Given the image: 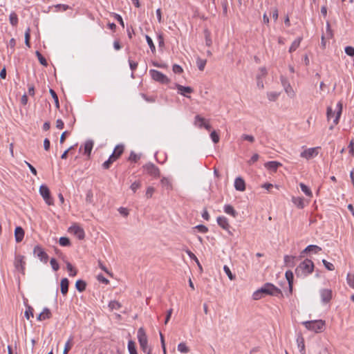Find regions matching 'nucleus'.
Wrapping results in <instances>:
<instances>
[{
	"label": "nucleus",
	"mask_w": 354,
	"mask_h": 354,
	"mask_svg": "<svg viewBox=\"0 0 354 354\" xmlns=\"http://www.w3.org/2000/svg\"><path fill=\"white\" fill-rule=\"evenodd\" d=\"M314 270V263L313 262L308 259H306L304 261L300 263L299 266L296 268L295 272L297 276L300 274H304L305 276L311 274Z\"/></svg>",
	"instance_id": "f257e3e1"
},
{
	"label": "nucleus",
	"mask_w": 354,
	"mask_h": 354,
	"mask_svg": "<svg viewBox=\"0 0 354 354\" xmlns=\"http://www.w3.org/2000/svg\"><path fill=\"white\" fill-rule=\"evenodd\" d=\"M303 324L308 330L315 331V333L322 332L324 329L325 322L323 320H313L304 322Z\"/></svg>",
	"instance_id": "f03ea898"
},
{
	"label": "nucleus",
	"mask_w": 354,
	"mask_h": 354,
	"mask_svg": "<svg viewBox=\"0 0 354 354\" xmlns=\"http://www.w3.org/2000/svg\"><path fill=\"white\" fill-rule=\"evenodd\" d=\"M261 291H263L264 294L268 295L275 296L280 298L283 297L281 290L270 283H266L264 284V286L261 288Z\"/></svg>",
	"instance_id": "7ed1b4c3"
},
{
	"label": "nucleus",
	"mask_w": 354,
	"mask_h": 354,
	"mask_svg": "<svg viewBox=\"0 0 354 354\" xmlns=\"http://www.w3.org/2000/svg\"><path fill=\"white\" fill-rule=\"evenodd\" d=\"M39 192L47 205H54V201L51 196L50 189L46 185H41L39 187Z\"/></svg>",
	"instance_id": "20e7f679"
},
{
	"label": "nucleus",
	"mask_w": 354,
	"mask_h": 354,
	"mask_svg": "<svg viewBox=\"0 0 354 354\" xmlns=\"http://www.w3.org/2000/svg\"><path fill=\"white\" fill-rule=\"evenodd\" d=\"M138 339L141 349L144 352H146L148 345V339L145 330L142 327H140L138 330Z\"/></svg>",
	"instance_id": "39448f33"
},
{
	"label": "nucleus",
	"mask_w": 354,
	"mask_h": 354,
	"mask_svg": "<svg viewBox=\"0 0 354 354\" xmlns=\"http://www.w3.org/2000/svg\"><path fill=\"white\" fill-rule=\"evenodd\" d=\"M149 73L152 79L158 82L166 84L170 82L169 79L165 75L158 71L151 69Z\"/></svg>",
	"instance_id": "423d86ee"
},
{
	"label": "nucleus",
	"mask_w": 354,
	"mask_h": 354,
	"mask_svg": "<svg viewBox=\"0 0 354 354\" xmlns=\"http://www.w3.org/2000/svg\"><path fill=\"white\" fill-rule=\"evenodd\" d=\"M24 259V256L20 254L16 255L14 263L15 268L23 274H25L26 262Z\"/></svg>",
	"instance_id": "0eeeda50"
},
{
	"label": "nucleus",
	"mask_w": 354,
	"mask_h": 354,
	"mask_svg": "<svg viewBox=\"0 0 354 354\" xmlns=\"http://www.w3.org/2000/svg\"><path fill=\"white\" fill-rule=\"evenodd\" d=\"M143 168L150 176L155 178L160 176V170L154 164L149 162L145 165Z\"/></svg>",
	"instance_id": "6e6552de"
},
{
	"label": "nucleus",
	"mask_w": 354,
	"mask_h": 354,
	"mask_svg": "<svg viewBox=\"0 0 354 354\" xmlns=\"http://www.w3.org/2000/svg\"><path fill=\"white\" fill-rule=\"evenodd\" d=\"M33 253L40 259L41 261L47 263L48 260V256L40 245H37L35 246L33 249Z\"/></svg>",
	"instance_id": "1a4fd4ad"
},
{
	"label": "nucleus",
	"mask_w": 354,
	"mask_h": 354,
	"mask_svg": "<svg viewBox=\"0 0 354 354\" xmlns=\"http://www.w3.org/2000/svg\"><path fill=\"white\" fill-rule=\"evenodd\" d=\"M281 84L284 88V90L286 91V93L291 97H294L295 95V93L292 88V87L291 86V85L290 84L288 80L281 76Z\"/></svg>",
	"instance_id": "9d476101"
},
{
	"label": "nucleus",
	"mask_w": 354,
	"mask_h": 354,
	"mask_svg": "<svg viewBox=\"0 0 354 354\" xmlns=\"http://www.w3.org/2000/svg\"><path fill=\"white\" fill-rule=\"evenodd\" d=\"M69 232L75 234L80 240L84 239L85 233L84 230L79 225H74L69 227Z\"/></svg>",
	"instance_id": "9b49d317"
},
{
	"label": "nucleus",
	"mask_w": 354,
	"mask_h": 354,
	"mask_svg": "<svg viewBox=\"0 0 354 354\" xmlns=\"http://www.w3.org/2000/svg\"><path fill=\"white\" fill-rule=\"evenodd\" d=\"M218 225L222 227L223 230L228 232L230 234H232V232L230 231V225L229 224L228 220L225 216H218L217 218Z\"/></svg>",
	"instance_id": "f8f14e48"
},
{
	"label": "nucleus",
	"mask_w": 354,
	"mask_h": 354,
	"mask_svg": "<svg viewBox=\"0 0 354 354\" xmlns=\"http://www.w3.org/2000/svg\"><path fill=\"white\" fill-rule=\"evenodd\" d=\"M176 87L178 89V93L180 95L185 96L187 97H190L187 95L186 93H192L194 92V89L190 86H185L180 84H176Z\"/></svg>",
	"instance_id": "ddd939ff"
},
{
	"label": "nucleus",
	"mask_w": 354,
	"mask_h": 354,
	"mask_svg": "<svg viewBox=\"0 0 354 354\" xmlns=\"http://www.w3.org/2000/svg\"><path fill=\"white\" fill-rule=\"evenodd\" d=\"M124 149V147L123 145H118L113 152V153L110 156H111V158L115 160H118L121 155L123 153Z\"/></svg>",
	"instance_id": "4468645a"
},
{
	"label": "nucleus",
	"mask_w": 354,
	"mask_h": 354,
	"mask_svg": "<svg viewBox=\"0 0 354 354\" xmlns=\"http://www.w3.org/2000/svg\"><path fill=\"white\" fill-rule=\"evenodd\" d=\"M317 153H318V152H317L316 148H310V149H306L303 152H301V156L302 158H305L306 159H310L312 157H313L314 156L317 155Z\"/></svg>",
	"instance_id": "2eb2a0df"
},
{
	"label": "nucleus",
	"mask_w": 354,
	"mask_h": 354,
	"mask_svg": "<svg viewBox=\"0 0 354 354\" xmlns=\"http://www.w3.org/2000/svg\"><path fill=\"white\" fill-rule=\"evenodd\" d=\"M52 317V313L48 308H44L43 311L37 316V319L38 321H44L46 319H50Z\"/></svg>",
	"instance_id": "dca6fc26"
},
{
	"label": "nucleus",
	"mask_w": 354,
	"mask_h": 354,
	"mask_svg": "<svg viewBox=\"0 0 354 354\" xmlns=\"http://www.w3.org/2000/svg\"><path fill=\"white\" fill-rule=\"evenodd\" d=\"M337 111L336 113V117L333 120V124L329 127L330 130H332L333 129L334 125L337 124L339 122V120L340 115L342 112V108H343L342 103L341 102H339L337 104Z\"/></svg>",
	"instance_id": "f3484780"
},
{
	"label": "nucleus",
	"mask_w": 354,
	"mask_h": 354,
	"mask_svg": "<svg viewBox=\"0 0 354 354\" xmlns=\"http://www.w3.org/2000/svg\"><path fill=\"white\" fill-rule=\"evenodd\" d=\"M234 187L238 191L243 192L245 190V183L241 177H237L235 179Z\"/></svg>",
	"instance_id": "a211bd4d"
},
{
	"label": "nucleus",
	"mask_w": 354,
	"mask_h": 354,
	"mask_svg": "<svg viewBox=\"0 0 354 354\" xmlns=\"http://www.w3.org/2000/svg\"><path fill=\"white\" fill-rule=\"evenodd\" d=\"M24 230L21 227H17L15 230V237L17 243H20L22 241L24 237Z\"/></svg>",
	"instance_id": "6ab92c4d"
},
{
	"label": "nucleus",
	"mask_w": 354,
	"mask_h": 354,
	"mask_svg": "<svg viewBox=\"0 0 354 354\" xmlns=\"http://www.w3.org/2000/svg\"><path fill=\"white\" fill-rule=\"evenodd\" d=\"M285 275L289 286V294L291 295L292 292L294 275L291 270H287Z\"/></svg>",
	"instance_id": "aec40b11"
},
{
	"label": "nucleus",
	"mask_w": 354,
	"mask_h": 354,
	"mask_svg": "<svg viewBox=\"0 0 354 354\" xmlns=\"http://www.w3.org/2000/svg\"><path fill=\"white\" fill-rule=\"evenodd\" d=\"M322 300L324 303H328L332 298V291L328 289H324L321 291Z\"/></svg>",
	"instance_id": "412c9836"
},
{
	"label": "nucleus",
	"mask_w": 354,
	"mask_h": 354,
	"mask_svg": "<svg viewBox=\"0 0 354 354\" xmlns=\"http://www.w3.org/2000/svg\"><path fill=\"white\" fill-rule=\"evenodd\" d=\"M69 281L67 278H64L60 282V290L63 295H66L68 291Z\"/></svg>",
	"instance_id": "4be33fe9"
},
{
	"label": "nucleus",
	"mask_w": 354,
	"mask_h": 354,
	"mask_svg": "<svg viewBox=\"0 0 354 354\" xmlns=\"http://www.w3.org/2000/svg\"><path fill=\"white\" fill-rule=\"evenodd\" d=\"M281 166V164L277 161H270L265 164V167L272 171H276L279 167Z\"/></svg>",
	"instance_id": "5701e85b"
},
{
	"label": "nucleus",
	"mask_w": 354,
	"mask_h": 354,
	"mask_svg": "<svg viewBox=\"0 0 354 354\" xmlns=\"http://www.w3.org/2000/svg\"><path fill=\"white\" fill-rule=\"evenodd\" d=\"M224 211L226 214L231 215L234 218H236L238 214L237 212L231 205H225L224 207Z\"/></svg>",
	"instance_id": "b1692460"
},
{
	"label": "nucleus",
	"mask_w": 354,
	"mask_h": 354,
	"mask_svg": "<svg viewBox=\"0 0 354 354\" xmlns=\"http://www.w3.org/2000/svg\"><path fill=\"white\" fill-rule=\"evenodd\" d=\"M93 147V142L92 140H87L84 144V153L87 155L89 157L91 155Z\"/></svg>",
	"instance_id": "393cba45"
},
{
	"label": "nucleus",
	"mask_w": 354,
	"mask_h": 354,
	"mask_svg": "<svg viewBox=\"0 0 354 354\" xmlns=\"http://www.w3.org/2000/svg\"><path fill=\"white\" fill-rule=\"evenodd\" d=\"M292 203L299 209H303L304 207V198L301 197H295L292 198Z\"/></svg>",
	"instance_id": "a878e982"
},
{
	"label": "nucleus",
	"mask_w": 354,
	"mask_h": 354,
	"mask_svg": "<svg viewBox=\"0 0 354 354\" xmlns=\"http://www.w3.org/2000/svg\"><path fill=\"white\" fill-rule=\"evenodd\" d=\"M322 248L317 245H310L307 246L302 252L301 254L304 253H307L310 251H315V253H317L318 252L321 251Z\"/></svg>",
	"instance_id": "bb28decb"
},
{
	"label": "nucleus",
	"mask_w": 354,
	"mask_h": 354,
	"mask_svg": "<svg viewBox=\"0 0 354 354\" xmlns=\"http://www.w3.org/2000/svg\"><path fill=\"white\" fill-rule=\"evenodd\" d=\"M86 287V283L82 280L79 279L75 283V288L79 292H83L85 290Z\"/></svg>",
	"instance_id": "cd10ccee"
},
{
	"label": "nucleus",
	"mask_w": 354,
	"mask_h": 354,
	"mask_svg": "<svg viewBox=\"0 0 354 354\" xmlns=\"http://www.w3.org/2000/svg\"><path fill=\"white\" fill-rule=\"evenodd\" d=\"M160 183L162 186L165 187L167 190H170L172 189L171 182L167 178L163 177L160 180Z\"/></svg>",
	"instance_id": "c85d7f7f"
},
{
	"label": "nucleus",
	"mask_w": 354,
	"mask_h": 354,
	"mask_svg": "<svg viewBox=\"0 0 354 354\" xmlns=\"http://www.w3.org/2000/svg\"><path fill=\"white\" fill-rule=\"evenodd\" d=\"M301 39V37H298L292 43L289 49L290 53H292L296 50V49L299 46Z\"/></svg>",
	"instance_id": "c756f323"
},
{
	"label": "nucleus",
	"mask_w": 354,
	"mask_h": 354,
	"mask_svg": "<svg viewBox=\"0 0 354 354\" xmlns=\"http://www.w3.org/2000/svg\"><path fill=\"white\" fill-rule=\"evenodd\" d=\"M295 259V257L294 256L286 255L284 257L285 264L287 266L293 267Z\"/></svg>",
	"instance_id": "7c9ffc66"
},
{
	"label": "nucleus",
	"mask_w": 354,
	"mask_h": 354,
	"mask_svg": "<svg viewBox=\"0 0 354 354\" xmlns=\"http://www.w3.org/2000/svg\"><path fill=\"white\" fill-rule=\"evenodd\" d=\"M204 35H205V38L206 46H210L212 44V41L211 39V33L208 29L204 30Z\"/></svg>",
	"instance_id": "2f4dec72"
},
{
	"label": "nucleus",
	"mask_w": 354,
	"mask_h": 354,
	"mask_svg": "<svg viewBox=\"0 0 354 354\" xmlns=\"http://www.w3.org/2000/svg\"><path fill=\"white\" fill-rule=\"evenodd\" d=\"M297 342L298 344V346L300 348V352L302 354L305 353V344L304 339L302 336L298 337L297 339Z\"/></svg>",
	"instance_id": "473e14b6"
},
{
	"label": "nucleus",
	"mask_w": 354,
	"mask_h": 354,
	"mask_svg": "<svg viewBox=\"0 0 354 354\" xmlns=\"http://www.w3.org/2000/svg\"><path fill=\"white\" fill-rule=\"evenodd\" d=\"M186 253L188 254V256L190 257V259H192L193 260H196V263H197V266H198L200 270L202 271L203 270L202 266L201 265V263H200L198 258L196 257V255L192 252H191L189 250H187Z\"/></svg>",
	"instance_id": "72a5a7b5"
},
{
	"label": "nucleus",
	"mask_w": 354,
	"mask_h": 354,
	"mask_svg": "<svg viewBox=\"0 0 354 354\" xmlns=\"http://www.w3.org/2000/svg\"><path fill=\"white\" fill-rule=\"evenodd\" d=\"M128 350L130 354H138L136 347V343L133 340H129L128 342Z\"/></svg>",
	"instance_id": "f704fd0d"
},
{
	"label": "nucleus",
	"mask_w": 354,
	"mask_h": 354,
	"mask_svg": "<svg viewBox=\"0 0 354 354\" xmlns=\"http://www.w3.org/2000/svg\"><path fill=\"white\" fill-rule=\"evenodd\" d=\"M73 346V337H71L65 344L63 354H68Z\"/></svg>",
	"instance_id": "c9c22d12"
},
{
	"label": "nucleus",
	"mask_w": 354,
	"mask_h": 354,
	"mask_svg": "<svg viewBox=\"0 0 354 354\" xmlns=\"http://www.w3.org/2000/svg\"><path fill=\"white\" fill-rule=\"evenodd\" d=\"M35 54L38 58L39 63L44 66H47L48 62H47L46 58L38 50H37L35 52Z\"/></svg>",
	"instance_id": "e433bc0d"
},
{
	"label": "nucleus",
	"mask_w": 354,
	"mask_h": 354,
	"mask_svg": "<svg viewBox=\"0 0 354 354\" xmlns=\"http://www.w3.org/2000/svg\"><path fill=\"white\" fill-rule=\"evenodd\" d=\"M10 23L13 26H16L18 24V17L15 12H12L9 17Z\"/></svg>",
	"instance_id": "4c0bfd02"
},
{
	"label": "nucleus",
	"mask_w": 354,
	"mask_h": 354,
	"mask_svg": "<svg viewBox=\"0 0 354 354\" xmlns=\"http://www.w3.org/2000/svg\"><path fill=\"white\" fill-rule=\"evenodd\" d=\"M299 186H300L302 192H304L306 196H310V197H311L313 196V193H312L311 190L305 184H304L303 183H301L299 184Z\"/></svg>",
	"instance_id": "58836bf2"
},
{
	"label": "nucleus",
	"mask_w": 354,
	"mask_h": 354,
	"mask_svg": "<svg viewBox=\"0 0 354 354\" xmlns=\"http://www.w3.org/2000/svg\"><path fill=\"white\" fill-rule=\"evenodd\" d=\"M49 93L51 95L52 97L53 98V100L55 101L56 107L57 109L59 108V99H58V96H57L56 92L53 89L50 88Z\"/></svg>",
	"instance_id": "ea45409f"
},
{
	"label": "nucleus",
	"mask_w": 354,
	"mask_h": 354,
	"mask_svg": "<svg viewBox=\"0 0 354 354\" xmlns=\"http://www.w3.org/2000/svg\"><path fill=\"white\" fill-rule=\"evenodd\" d=\"M206 63H207L206 59H202L201 58H198L196 60L197 66H198V69L201 71H203L204 70Z\"/></svg>",
	"instance_id": "a19ab883"
},
{
	"label": "nucleus",
	"mask_w": 354,
	"mask_h": 354,
	"mask_svg": "<svg viewBox=\"0 0 354 354\" xmlns=\"http://www.w3.org/2000/svg\"><path fill=\"white\" fill-rule=\"evenodd\" d=\"M24 315L27 319H29L30 317H33V308L29 306L26 305V310L24 313Z\"/></svg>",
	"instance_id": "79ce46f5"
},
{
	"label": "nucleus",
	"mask_w": 354,
	"mask_h": 354,
	"mask_svg": "<svg viewBox=\"0 0 354 354\" xmlns=\"http://www.w3.org/2000/svg\"><path fill=\"white\" fill-rule=\"evenodd\" d=\"M121 304L117 301H111L109 304V307L111 310H118L121 308Z\"/></svg>",
	"instance_id": "37998d69"
},
{
	"label": "nucleus",
	"mask_w": 354,
	"mask_h": 354,
	"mask_svg": "<svg viewBox=\"0 0 354 354\" xmlns=\"http://www.w3.org/2000/svg\"><path fill=\"white\" fill-rule=\"evenodd\" d=\"M59 243L62 246H70L71 241L68 238L62 236L59 239Z\"/></svg>",
	"instance_id": "c03bdc74"
},
{
	"label": "nucleus",
	"mask_w": 354,
	"mask_h": 354,
	"mask_svg": "<svg viewBox=\"0 0 354 354\" xmlns=\"http://www.w3.org/2000/svg\"><path fill=\"white\" fill-rule=\"evenodd\" d=\"M206 122V120L200 115H196L194 118V124L196 126L198 127L199 124H205Z\"/></svg>",
	"instance_id": "a18cd8bd"
},
{
	"label": "nucleus",
	"mask_w": 354,
	"mask_h": 354,
	"mask_svg": "<svg viewBox=\"0 0 354 354\" xmlns=\"http://www.w3.org/2000/svg\"><path fill=\"white\" fill-rule=\"evenodd\" d=\"M178 350L183 353H187L189 351V348L186 346V344L183 342L180 343L178 345Z\"/></svg>",
	"instance_id": "49530a36"
},
{
	"label": "nucleus",
	"mask_w": 354,
	"mask_h": 354,
	"mask_svg": "<svg viewBox=\"0 0 354 354\" xmlns=\"http://www.w3.org/2000/svg\"><path fill=\"white\" fill-rule=\"evenodd\" d=\"M66 268L68 272H70L69 275L74 277L77 274V270L73 267L71 263L67 262L66 263Z\"/></svg>",
	"instance_id": "de8ad7c7"
},
{
	"label": "nucleus",
	"mask_w": 354,
	"mask_h": 354,
	"mask_svg": "<svg viewBox=\"0 0 354 354\" xmlns=\"http://www.w3.org/2000/svg\"><path fill=\"white\" fill-rule=\"evenodd\" d=\"M223 270L230 280H234L235 279V275L232 273L230 268L227 266H224Z\"/></svg>",
	"instance_id": "09e8293b"
},
{
	"label": "nucleus",
	"mask_w": 354,
	"mask_h": 354,
	"mask_svg": "<svg viewBox=\"0 0 354 354\" xmlns=\"http://www.w3.org/2000/svg\"><path fill=\"white\" fill-rule=\"evenodd\" d=\"M145 37H146L147 42L148 45L149 46L151 50L152 51V53H154L156 51V47H155V45H154L151 38L148 35H146Z\"/></svg>",
	"instance_id": "8fccbe9b"
},
{
	"label": "nucleus",
	"mask_w": 354,
	"mask_h": 354,
	"mask_svg": "<svg viewBox=\"0 0 354 354\" xmlns=\"http://www.w3.org/2000/svg\"><path fill=\"white\" fill-rule=\"evenodd\" d=\"M86 201L88 203H93V194L91 189L88 190L86 192Z\"/></svg>",
	"instance_id": "3c124183"
},
{
	"label": "nucleus",
	"mask_w": 354,
	"mask_h": 354,
	"mask_svg": "<svg viewBox=\"0 0 354 354\" xmlns=\"http://www.w3.org/2000/svg\"><path fill=\"white\" fill-rule=\"evenodd\" d=\"M113 162H115V160L112 159L111 156H109V159L103 163V168L105 169H109Z\"/></svg>",
	"instance_id": "603ef678"
},
{
	"label": "nucleus",
	"mask_w": 354,
	"mask_h": 354,
	"mask_svg": "<svg viewBox=\"0 0 354 354\" xmlns=\"http://www.w3.org/2000/svg\"><path fill=\"white\" fill-rule=\"evenodd\" d=\"M210 137L214 143H218L219 142L220 137L216 131H212L210 133Z\"/></svg>",
	"instance_id": "864d4df0"
},
{
	"label": "nucleus",
	"mask_w": 354,
	"mask_h": 354,
	"mask_svg": "<svg viewBox=\"0 0 354 354\" xmlns=\"http://www.w3.org/2000/svg\"><path fill=\"white\" fill-rule=\"evenodd\" d=\"M322 263L324 265L325 268L330 270V271H333L335 270V266H333V263H330V262H328L325 259H323L322 260Z\"/></svg>",
	"instance_id": "5fc2aeb1"
},
{
	"label": "nucleus",
	"mask_w": 354,
	"mask_h": 354,
	"mask_svg": "<svg viewBox=\"0 0 354 354\" xmlns=\"http://www.w3.org/2000/svg\"><path fill=\"white\" fill-rule=\"evenodd\" d=\"M141 187L140 181H135L130 187L131 189L135 193Z\"/></svg>",
	"instance_id": "6e6d98bb"
},
{
	"label": "nucleus",
	"mask_w": 354,
	"mask_h": 354,
	"mask_svg": "<svg viewBox=\"0 0 354 354\" xmlns=\"http://www.w3.org/2000/svg\"><path fill=\"white\" fill-rule=\"evenodd\" d=\"M50 263L52 266V268L53 269V270L55 271H57L59 268V264L57 262L56 259H50Z\"/></svg>",
	"instance_id": "4d7b16f0"
},
{
	"label": "nucleus",
	"mask_w": 354,
	"mask_h": 354,
	"mask_svg": "<svg viewBox=\"0 0 354 354\" xmlns=\"http://www.w3.org/2000/svg\"><path fill=\"white\" fill-rule=\"evenodd\" d=\"M326 37L328 39L329 38H332L333 37V31L330 28V23L328 21H327L326 23Z\"/></svg>",
	"instance_id": "13d9d810"
},
{
	"label": "nucleus",
	"mask_w": 354,
	"mask_h": 354,
	"mask_svg": "<svg viewBox=\"0 0 354 354\" xmlns=\"http://www.w3.org/2000/svg\"><path fill=\"white\" fill-rule=\"evenodd\" d=\"M139 158L140 156L138 155L131 151L129 157V160L136 162Z\"/></svg>",
	"instance_id": "bf43d9fd"
},
{
	"label": "nucleus",
	"mask_w": 354,
	"mask_h": 354,
	"mask_svg": "<svg viewBox=\"0 0 354 354\" xmlns=\"http://www.w3.org/2000/svg\"><path fill=\"white\" fill-rule=\"evenodd\" d=\"M262 294H264L263 291H261V288L259 289L258 290H257L256 292H254L253 294V299L254 300H258V299H260L261 298V295Z\"/></svg>",
	"instance_id": "052dcab7"
},
{
	"label": "nucleus",
	"mask_w": 354,
	"mask_h": 354,
	"mask_svg": "<svg viewBox=\"0 0 354 354\" xmlns=\"http://www.w3.org/2000/svg\"><path fill=\"white\" fill-rule=\"evenodd\" d=\"M55 7L57 8V11H65L69 8V6L65 4H57Z\"/></svg>",
	"instance_id": "680f3d73"
},
{
	"label": "nucleus",
	"mask_w": 354,
	"mask_h": 354,
	"mask_svg": "<svg viewBox=\"0 0 354 354\" xmlns=\"http://www.w3.org/2000/svg\"><path fill=\"white\" fill-rule=\"evenodd\" d=\"M347 281L349 286L354 288V274H348Z\"/></svg>",
	"instance_id": "e2e57ef3"
},
{
	"label": "nucleus",
	"mask_w": 354,
	"mask_h": 354,
	"mask_svg": "<svg viewBox=\"0 0 354 354\" xmlns=\"http://www.w3.org/2000/svg\"><path fill=\"white\" fill-rule=\"evenodd\" d=\"M345 53L349 56H354V48L352 46H346L345 48Z\"/></svg>",
	"instance_id": "0e129e2a"
},
{
	"label": "nucleus",
	"mask_w": 354,
	"mask_h": 354,
	"mask_svg": "<svg viewBox=\"0 0 354 354\" xmlns=\"http://www.w3.org/2000/svg\"><path fill=\"white\" fill-rule=\"evenodd\" d=\"M172 70L175 73H178V74L183 72V68L178 64H174L173 66Z\"/></svg>",
	"instance_id": "69168bd1"
},
{
	"label": "nucleus",
	"mask_w": 354,
	"mask_h": 354,
	"mask_svg": "<svg viewBox=\"0 0 354 354\" xmlns=\"http://www.w3.org/2000/svg\"><path fill=\"white\" fill-rule=\"evenodd\" d=\"M154 188L152 187H149L146 192V196L147 198H151L153 194L154 193Z\"/></svg>",
	"instance_id": "338daca9"
},
{
	"label": "nucleus",
	"mask_w": 354,
	"mask_h": 354,
	"mask_svg": "<svg viewBox=\"0 0 354 354\" xmlns=\"http://www.w3.org/2000/svg\"><path fill=\"white\" fill-rule=\"evenodd\" d=\"M334 112L330 106L327 107L326 110V117L327 120H330V119L333 116Z\"/></svg>",
	"instance_id": "774afa93"
}]
</instances>
